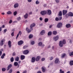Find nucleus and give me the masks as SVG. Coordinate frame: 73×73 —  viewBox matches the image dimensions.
Wrapping results in <instances>:
<instances>
[{
  "label": "nucleus",
  "instance_id": "1",
  "mask_svg": "<svg viewBox=\"0 0 73 73\" xmlns=\"http://www.w3.org/2000/svg\"><path fill=\"white\" fill-rule=\"evenodd\" d=\"M36 26V24L35 23H33L32 24L30 25V29H29L28 27H27L26 29V31H27V33H30V32H31V31H33V27H35Z\"/></svg>",
  "mask_w": 73,
  "mask_h": 73
},
{
  "label": "nucleus",
  "instance_id": "2",
  "mask_svg": "<svg viewBox=\"0 0 73 73\" xmlns=\"http://www.w3.org/2000/svg\"><path fill=\"white\" fill-rule=\"evenodd\" d=\"M66 44V41L65 39L63 40V41H60L59 42V45L60 47H62L63 46V44Z\"/></svg>",
  "mask_w": 73,
  "mask_h": 73
},
{
  "label": "nucleus",
  "instance_id": "3",
  "mask_svg": "<svg viewBox=\"0 0 73 73\" xmlns=\"http://www.w3.org/2000/svg\"><path fill=\"white\" fill-rule=\"evenodd\" d=\"M62 27V23L61 22L58 23L56 25V27L58 28H60Z\"/></svg>",
  "mask_w": 73,
  "mask_h": 73
},
{
  "label": "nucleus",
  "instance_id": "4",
  "mask_svg": "<svg viewBox=\"0 0 73 73\" xmlns=\"http://www.w3.org/2000/svg\"><path fill=\"white\" fill-rule=\"evenodd\" d=\"M47 13V11L46 10H44L43 11H42L40 12V14L42 15V16H44V15H45Z\"/></svg>",
  "mask_w": 73,
  "mask_h": 73
},
{
  "label": "nucleus",
  "instance_id": "5",
  "mask_svg": "<svg viewBox=\"0 0 73 73\" xmlns=\"http://www.w3.org/2000/svg\"><path fill=\"white\" fill-rule=\"evenodd\" d=\"M29 50H24L23 52V53L24 54H25V55H27L29 53Z\"/></svg>",
  "mask_w": 73,
  "mask_h": 73
},
{
  "label": "nucleus",
  "instance_id": "6",
  "mask_svg": "<svg viewBox=\"0 0 73 73\" xmlns=\"http://www.w3.org/2000/svg\"><path fill=\"white\" fill-rule=\"evenodd\" d=\"M5 41V39L4 38L2 39V40H1L0 43V46H2L3 45H4V42Z\"/></svg>",
  "mask_w": 73,
  "mask_h": 73
},
{
  "label": "nucleus",
  "instance_id": "7",
  "mask_svg": "<svg viewBox=\"0 0 73 73\" xmlns=\"http://www.w3.org/2000/svg\"><path fill=\"white\" fill-rule=\"evenodd\" d=\"M24 43V41L22 40H21L18 42V44L19 45H22Z\"/></svg>",
  "mask_w": 73,
  "mask_h": 73
},
{
  "label": "nucleus",
  "instance_id": "8",
  "mask_svg": "<svg viewBox=\"0 0 73 73\" xmlns=\"http://www.w3.org/2000/svg\"><path fill=\"white\" fill-rule=\"evenodd\" d=\"M58 38H59V36L58 35H57L56 36L53 37V39L55 41L58 40Z\"/></svg>",
  "mask_w": 73,
  "mask_h": 73
},
{
  "label": "nucleus",
  "instance_id": "9",
  "mask_svg": "<svg viewBox=\"0 0 73 73\" xmlns=\"http://www.w3.org/2000/svg\"><path fill=\"white\" fill-rule=\"evenodd\" d=\"M22 34V33L21 31H20L19 32V33H18L16 37V39H17L18 37H19V35L20 36H21Z\"/></svg>",
  "mask_w": 73,
  "mask_h": 73
},
{
  "label": "nucleus",
  "instance_id": "10",
  "mask_svg": "<svg viewBox=\"0 0 73 73\" xmlns=\"http://www.w3.org/2000/svg\"><path fill=\"white\" fill-rule=\"evenodd\" d=\"M47 14L48 15H50L52 13L51 10H47Z\"/></svg>",
  "mask_w": 73,
  "mask_h": 73
},
{
  "label": "nucleus",
  "instance_id": "11",
  "mask_svg": "<svg viewBox=\"0 0 73 73\" xmlns=\"http://www.w3.org/2000/svg\"><path fill=\"white\" fill-rule=\"evenodd\" d=\"M36 60V58L34 57H33L31 58V62L32 63L35 62Z\"/></svg>",
  "mask_w": 73,
  "mask_h": 73
},
{
  "label": "nucleus",
  "instance_id": "12",
  "mask_svg": "<svg viewBox=\"0 0 73 73\" xmlns=\"http://www.w3.org/2000/svg\"><path fill=\"white\" fill-rule=\"evenodd\" d=\"M68 12V11L66 10H63L62 11V13L63 15H66V13Z\"/></svg>",
  "mask_w": 73,
  "mask_h": 73
},
{
  "label": "nucleus",
  "instance_id": "13",
  "mask_svg": "<svg viewBox=\"0 0 73 73\" xmlns=\"http://www.w3.org/2000/svg\"><path fill=\"white\" fill-rule=\"evenodd\" d=\"M66 27L67 28H69L71 27V25L70 24H67L66 25Z\"/></svg>",
  "mask_w": 73,
  "mask_h": 73
},
{
  "label": "nucleus",
  "instance_id": "14",
  "mask_svg": "<svg viewBox=\"0 0 73 73\" xmlns=\"http://www.w3.org/2000/svg\"><path fill=\"white\" fill-rule=\"evenodd\" d=\"M40 58H41V57L40 56H37L35 59L36 61H38Z\"/></svg>",
  "mask_w": 73,
  "mask_h": 73
},
{
  "label": "nucleus",
  "instance_id": "15",
  "mask_svg": "<svg viewBox=\"0 0 73 73\" xmlns=\"http://www.w3.org/2000/svg\"><path fill=\"white\" fill-rule=\"evenodd\" d=\"M59 62V59L58 58H56V59L54 61V62L55 64H57Z\"/></svg>",
  "mask_w": 73,
  "mask_h": 73
},
{
  "label": "nucleus",
  "instance_id": "16",
  "mask_svg": "<svg viewBox=\"0 0 73 73\" xmlns=\"http://www.w3.org/2000/svg\"><path fill=\"white\" fill-rule=\"evenodd\" d=\"M14 7L15 8H17V7H19V3H15L14 5Z\"/></svg>",
  "mask_w": 73,
  "mask_h": 73
},
{
  "label": "nucleus",
  "instance_id": "17",
  "mask_svg": "<svg viewBox=\"0 0 73 73\" xmlns=\"http://www.w3.org/2000/svg\"><path fill=\"white\" fill-rule=\"evenodd\" d=\"M8 45L9 48H11V41L9 40L8 42Z\"/></svg>",
  "mask_w": 73,
  "mask_h": 73
},
{
  "label": "nucleus",
  "instance_id": "18",
  "mask_svg": "<svg viewBox=\"0 0 73 73\" xmlns=\"http://www.w3.org/2000/svg\"><path fill=\"white\" fill-rule=\"evenodd\" d=\"M12 66V64H9L7 67V70H9V69H10V68H11Z\"/></svg>",
  "mask_w": 73,
  "mask_h": 73
},
{
  "label": "nucleus",
  "instance_id": "19",
  "mask_svg": "<svg viewBox=\"0 0 73 73\" xmlns=\"http://www.w3.org/2000/svg\"><path fill=\"white\" fill-rule=\"evenodd\" d=\"M42 70L43 72H45L46 70V68L44 67H42Z\"/></svg>",
  "mask_w": 73,
  "mask_h": 73
},
{
  "label": "nucleus",
  "instance_id": "20",
  "mask_svg": "<svg viewBox=\"0 0 73 73\" xmlns=\"http://www.w3.org/2000/svg\"><path fill=\"white\" fill-rule=\"evenodd\" d=\"M52 34L54 35H56L57 34V32L56 31H54L52 32Z\"/></svg>",
  "mask_w": 73,
  "mask_h": 73
},
{
  "label": "nucleus",
  "instance_id": "21",
  "mask_svg": "<svg viewBox=\"0 0 73 73\" xmlns=\"http://www.w3.org/2000/svg\"><path fill=\"white\" fill-rule=\"evenodd\" d=\"M24 17L25 19H27L28 17V14L26 13V14L24 16Z\"/></svg>",
  "mask_w": 73,
  "mask_h": 73
},
{
  "label": "nucleus",
  "instance_id": "22",
  "mask_svg": "<svg viewBox=\"0 0 73 73\" xmlns=\"http://www.w3.org/2000/svg\"><path fill=\"white\" fill-rule=\"evenodd\" d=\"M45 31L44 30H42L41 32H40V34L42 35H44L45 34Z\"/></svg>",
  "mask_w": 73,
  "mask_h": 73
},
{
  "label": "nucleus",
  "instance_id": "23",
  "mask_svg": "<svg viewBox=\"0 0 73 73\" xmlns=\"http://www.w3.org/2000/svg\"><path fill=\"white\" fill-rule=\"evenodd\" d=\"M69 64L70 66L73 65V60H71Z\"/></svg>",
  "mask_w": 73,
  "mask_h": 73
},
{
  "label": "nucleus",
  "instance_id": "24",
  "mask_svg": "<svg viewBox=\"0 0 73 73\" xmlns=\"http://www.w3.org/2000/svg\"><path fill=\"white\" fill-rule=\"evenodd\" d=\"M65 56H66V54L65 53H63L62 54L61 57L62 58H64Z\"/></svg>",
  "mask_w": 73,
  "mask_h": 73
},
{
  "label": "nucleus",
  "instance_id": "25",
  "mask_svg": "<svg viewBox=\"0 0 73 73\" xmlns=\"http://www.w3.org/2000/svg\"><path fill=\"white\" fill-rule=\"evenodd\" d=\"M68 14H69V16H71L72 17L73 16V13L71 12H70L68 13Z\"/></svg>",
  "mask_w": 73,
  "mask_h": 73
},
{
  "label": "nucleus",
  "instance_id": "26",
  "mask_svg": "<svg viewBox=\"0 0 73 73\" xmlns=\"http://www.w3.org/2000/svg\"><path fill=\"white\" fill-rule=\"evenodd\" d=\"M25 56L24 55H22L21 56V60H24V59L25 58Z\"/></svg>",
  "mask_w": 73,
  "mask_h": 73
},
{
  "label": "nucleus",
  "instance_id": "27",
  "mask_svg": "<svg viewBox=\"0 0 73 73\" xmlns=\"http://www.w3.org/2000/svg\"><path fill=\"white\" fill-rule=\"evenodd\" d=\"M5 56V53H3L1 56V58L3 59L4 58V56Z\"/></svg>",
  "mask_w": 73,
  "mask_h": 73
},
{
  "label": "nucleus",
  "instance_id": "28",
  "mask_svg": "<svg viewBox=\"0 0 73 73\" xmlns=\"http://www.w3.org/2000/svg\"><path fill=\"white\" fill-rule=\"evenodd\" d=\"M19 56L16 57L15 59V61H19Z\"/></svg>",
  "mask_w": 73,
  "mask_h": 73
},
{
  "label": "nucleus",
  "instance_id": "29",
  "mask_svg": "<svg viewBox=\"0 0 73 73\" xmlns=\"http://www.w3.org/2000/svg\"><path fill=\"white\" fill-rule=\"evenodd\" d=\"M52 34V32L51 31L49 32L48 33V36H51Z\"/></svg>",
  "mask_w": 73,
  "mask_h": 73
},
{
  "label": "nucleus",
  "instance_id": "30",
  "mask_svg": "<svg viewBox=\"0 0 73 73\" xmlns=\"http://www.w3.org/2000/svg\"><path fill=\"white\" fill-rule=\"evenodd\" d=\"M33 36L32 34H30L29 36V38H33Z\"/></svg>",
  "mask_w": 73,
  "mask_h": 73
},
{
  "label": "nucleus",
  "instance_id": "31",
  "mask_svg": "<svg viewBox=\"0 0 73 73\" xmlns=\"http://www.w3.org/2000/svg\"><path fill=\"white\" fill-rule=\"evenodd\" d=\"M14 64L15 66H17L18 65V62H14Z\"/></svg>",
  "mask_w": 73,
  "mask_h": 73
},
{
  "label": "nucleus",
  "instance_id": "32",
  "mask_svg": "<svg viewBox=\"0 0 73 73\" xmlns=\"http://www.w3.org/2000/svg\"><path fill=\"white\" fill-rule=\"evenodd\" d=\"M10 60L11 62H13V61H14V58H13V57H12L10 59Z\"/></svg>",
  "mask_w": 73,
  "mask_h": 73
},
{
  "label": "nucleus",
  "instance_id": "33",
  "mask_svg": "<svg viewBox=\"0 0 73 73\" xmlns=\"http://www.w3.org/2000/svg\"><path fill=\"white\" fill-rule=\"evenodd\" d=\"M62 15V11H60L59 12V14L58 16H61Z\"/></svg>",
  "mask_w": 73,
  "mask_h": 73
},
{
  "label": "nucleus",
  "instance_id": "34",
  "mask_svg": "<svg viewBox=\"0 0 73 73\" xmlns=\"http://www.w3.org/2000/svg\"><path fill=\"white\" fill-rule=\"evenodd\" d=\"M49 21V19L48 18H45L44 19V22L45 23H46Z\"/></svg>",
  "mask_w": 73,
  "mask_h": 73
},
{
  "label": "nucleus",
  "instance_id": "35",
  "mask_svg": "<svg viewBox=\"0 0 73 73\" xmlns=\"http://www.w3.org/2000/svg\"><path fill=\"white\" fill-rule=\"evenodd\" d=\"M69 56H73V52H70L69 53Z\"/></svg>",
  "mask_w": 73,
  "mask_h": 73
},
{
  "label": "nucleus",
  "instance_id": "36",
  "mask_svg": "<svg viewBox=\"0 0 73 73\" xmlns=\"http://www.w3.org/2000/svg\"><path fill=\"white\" fill-rule=\"evenodd\" d=\"M42 43L41 42H39L38 43V45L39 46H42Z\"/></svg>",
  "mask_w": 73,
  "mask_h": 73
},
{
  "label": "nucleus",
  "instance_id": "37",
  "mask_svg": "<svg viewBox=\"0 0 73 73\" xmlns=\"http://www.w3.org/2000/svg\"><path fill=\"white\" fill-rule=\"evenodd\" d=\"M7 15H11L12 14V13L11 11H9L7 12Z\"/></svg>",
  "mask_w": 73,
  "mask_h": 73
},
{
  "label": "nucleus",
  "instance_id": "38",
  "mask_svg": "<svg viewBox=\"0 0 73 73\" xmlns=\"http://www.w3.org/2000/svg\"><path fill=\"white\" fill-rule=\"evenodd\" d=\"M17 11H15V12H13V15L14 16H16V15H17Z\"/></svg>",
  "mask_w": 73,
  "mask_h": 73
},
{
  "label": "nucleus",
  "instance_id": "39",
  "mask_svg": "<svg viewBox=\"0 0 73 73\" xmlns=\"http://www.w3.org/2000/svg\"><path fill=\"white\" fill-rule=\"evenodd\" d=\"M5 70H6V68H2V72H5Z\"/></svg>",
  "mask_w": 73,
  "mask_h": 73
},
{
  "label": "nucleus",
  "instance_id": "40",
  "mask_svg": "<svg viewBox=\"0 0 73 73\" xmlns=\"http://www.w3.org/2000/svg\"><path fill=\"white\" fill-rule=\"evenodd\" d=\"M35 3L36 4H39L40 2L38 1V0H37L35 2Z\"/></svg>",
  "mask_w": 73,
  "mask_h": 73
},
{
  "label": "nucleus",
  "instance_id": "41",
  "mask_svg": "<svg viewBox=\"0 0 73 73\" xmlns=\"http://www.w3.org/2000/svg\"><path fill=\"white\" fill-rule=\"evenodd\" d=\"M69 16V14H66L65 17L66 18H68V17Z\"/></svg>",
  "mask_w": 73,
  "mask_h": 73
},
{
  "label": "nucleus",
  "instance_id": "42",
  "mask_svg": "<svg viewBox=\"0 0 73 73\" xmlns=\"http://www.w3.org/2000/svg\"><path fill=\"white\" fill-rule=\"evenodd\" d=\"M27 47H28V46L27 45L24 46L23 47V49H27Z\"/></svg>",
  "mask_w": 73,
  "mask_h": 73
},
{
  "label": "nucleus",
  "instance_id": "43",
  "mask_svg": "<svg viewBox=\"0 0 73 73\" xmlns=\"http://www.w3.org/2000/svg\"><path fill=\"white\" fill-rule=\"evenodd\" d=\"M60 73H64V71H62V69H60Z\"/></svg>",
  "mask_w": 73,
  "mask_h": 73
},
{
  "label": "nucleus",
  "instance_id": "44",
  "mask_svg": "<svg viewBox=\"0 0 73 73\" xmlns=\"http://www.w3.org/2000/svg\"><path fill=\"white\" fill-rule=\"evenodd\" d=\"M55 20V21H59V19L58 18L56 17V18Z\"/></svg>",
  "mask_w": 73,
  "mask_h": 73
},
{
  "label": "nucleus",
  "instance_id": "45",
  "mask_svg": "<svg viewBox=\"0 0 73 73\" xmlns=\"http://www.w3.org/2000/svg\"><path fill=\"white\" fill-rule=\"evenodd\" d=\"M13 71V70L12 69H11L9 70V73H12V72Z\"/></svg>",
  "mask_w": 73,
  "mask_h": 73
},
{
  "label": "nucleus",
  "instance_id": "46",
  "mask_svg": "<svg viewBox=\"0 0 73 73\" xmlns=\"http://www.w3.org/2000/svg\"><path fill=\"white\" fill-rule=\"evenodd\" d=\"M56 3H58L60 2V0H55Z\"/></svg>",
  "mask_w": 73,
  "mask_h": 73
},
{
  "label": "nucleus",
  "instance_id": "47",
  "mask_svg": "<svg viewBox=\"0 0 73 73\" xmlns=\"http://www.w3.org/2000/svg\"><path fill=\"white\" fill-rule=\"evenodd\" d=\"M62 19V17H59V20L60 21Z\"/></svg>",
  "mask_w": 73,
  "mask_h": 73
},
{
  "label": "nucleus",
  "instance_id": "48",
  "mask_svg": "<svg viewBox=\"0 0 73 73\" xmlns=\"http://www.w3.org/2000/svg\"><path fill=\"white\" fill-rule=\"evenodd\" d=\"M31 44H32V45H34V44H35V41H32Z\"/></svg>",
  "mask_w": 73,
  "mask_h": 73
},
{
  "label": "nucleus",
  "instance_id": "49",
  "mask_svg": "<svg viewBox=\"0 0 73 73\" xmlns=\"http://www.w3.org/2000/svg\"><path fill=\"white\" fill-rule=\"evenodd\" d=\"M45 58H42L41 61H45Z\"/></svg>",
  "mask_w": 73,
  "mask_h": 73
},
{
  "label": "nucleus",
  "instance_id": "50",
  "mask_svg": "<svg viewBox=\"0 0 73 73\" xmlns=\"http://www.w3.org/2000/svg\"><path fill=\"white\" fill-rule=\"evenodd\" d=\"M13 21H12V20H10L9 21V24H11V23H12Z\"/></svg>",
  "mask_w": 73,
  "mask_h": 73
},
{
  "label": "nucleus",
  "instance_id": "51",
  "mask_svg": "<svg viewBox=\"0 0 73 73\" xmlns=\"http://www.w3.org/2000/svg\"><path fill=\"white\" fill-rule=\"evenodd\" d=\"M13 56H16V53H15V52H14L13 53Z\"/></svg>",
  "mask_w": 73,
  "mask_h": 73
},
{
  "label": "nucleus",
  "instance_id": "52",
  "mask_svg": "<svg viewBox=\"0 0 73 73\" xmlns=\"http://www.w3.org/2000/svg\"><path fill=\"white\" fill-rule=\"evenodd\" d=\"M11 35L12 36H14V32H13L11 34Z\"/></svg>",
  "mask_w": 73,
  "mask_h": 73
},
{
  "label": "nucleus",
  "instance_id": "53",
  "mask_svg": "<svg viewBox=\"0 0 73 73\" xmlns=\"http://www.w3.org/2000/svg\"><path fill=\"white\" fill-rule=\"evenodd\" d=\"M17 19L18 21H20L21 19V18H20V17H19L17 18Z\"/></svg>",
  "mask_w": 73,
  "mask_h": 73
},
{
  "label": "nucleus",
  "instance_id": "54",
  "mask_svg": "<svg viewBox=\"0 0 73 73\" xmlns=\"http://www.w3.org/2000/svg\"><path fill=\"white\" fill-rule=\"evenodd\" d=\"M2 51L1 50H0V56L2 55Z\"/></svg>",
  "mask_w": 73,
  "mask_h": 73
},
{
  "label": "nucleus",
  "instance_id": "55",
  "mask_svg": "<svg viewBox=\"0 0 73 73\" xmlns=\"http://www.w3.org/2000/svg\"><path fill=\"white\" fill-rule=\"evenodd\" d=\"M53 58L52 57H51L50 58V61H51V60H53Z\"/></svg>",
  "mask_w": 73,
  "mask_h": 73
},
{
  "label": "nucleus",
  "instance_id": "56",
  "mask_svg": "<svg viewBox=\"0 0 73 73\" xmlns=\"http://www.w3.org/2000/svg\"><path fill=\"white\" fill-rule=\"evenodd\" d=\"M39 20L40 21H42V18L41 17L40 18Z\"/></svg>",
  "mask_w": 73,
  "mask_h": 73
},
{
  "label": "nucleus",
  "instance_id": "57",
  "mask_svg": "<svg viewBox=\"0 0 73 73\" xmlns=\"http://www.w3.org/2000/svg\"><path fill=\"white\" fill-rule=\"evenodd\" d=\"M32 12H31L29 13V15H32Z\"/></svg>",
  "mask_w": 73,
  "mask_h": 73
},
{
  "label": "nucleus",
  "instance_id": "58",
  "mask_svg": "<svg viewBox=\"0 0 73 73\" xmlns=\"http://www.w3.org/2000/svg\"><path fill=\"white\" fill-rule=\"evenodd\" d=\"M7 30L6 29H5L4 31V32H7Z\"/></svg>",
  "mask_w": 73,
  "mask_h": 73
},
{
  "label": "nucleus",
  "instance_id": "59",
  "mask_svg": "<svg viewBox=\"0 0 73 73\" xmlns=\"http://www.w3.org/2000/svg\"><path fill=\"white\" fill-rule=\"evenodd\" d=\"M27 73V71H24L22 73Z\"/></svg>",
  "mask_w": 73,
  "mask_h": 73
},
{
  "label": "nucleus",
  "instance_id": "60",
  "mask_svg": "<svg viewBox=\"0 0 73 73\" xmlns=\"http://www.w3.org/2000/svg\"><path fill=\"white\" fill-rule=\"evenodd\" d=\"M28 2H31L32 1V0H28Z\"/></svg>",
  "mask_w": 73,
  "mask_h": 73
},
{
  "label": "nucleus",
  "instance_id": "61",
  "mask_svg": "<svg viewBox=\"0 0 73 73\" xmlns=\"http://www.w3.org/2000/svg\"><path fill=\"white\" fill-rule=\"evenodd\" d=\"M44 7H46V4H44Z\"/></svg>",
  "mask_w": 73,
  "mask_h": 73
},
{
  "label": "nucleus",
  "instance_id": "62",
  "mask_svg": "<svg viewBox=\"0 0 73 73\" xmlns=\"http://www.w3.org/2000/svg\"><path fill=\"white\" fill-rule=\"evenodd\" d=\"M1 27L3 28H4V27H5V26L4 25H3Z\"/></svg>",
  "mask_w": 73,
  "mask_h": 73
},
{
  "label": "nucleus",
  "instance_id": "63",
  "mask_svg": "<svg viewBox=\"0 0 73 73\" xmlns=\"http://www.w3.org/2000/svg\"><path fill=\"white\" fill-rule=\"evenodd\" d=\"M37 73H42L41 71H38Z\"/></svg>",
  "mask_w": 73,
  "mask_h": 73
},
{
  "label": "nucleus",
  "instance_id": "64",
  "mask_svg": "<svg viewBox=\"0 0 73 73\" xmlns=\"http://www.w3.org/2000/svg\"><path fill=\"white\" fill-rule=\"evenodd\" d=\"M66 73H70V71H68Z\"/></svg>",
  "mask_w": 73,
  "mask_h": 73
}]
</instances>
